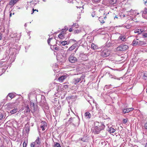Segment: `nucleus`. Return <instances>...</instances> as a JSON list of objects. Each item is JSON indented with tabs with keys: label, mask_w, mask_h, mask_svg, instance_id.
<instances>
[{
	"label": "nucleus",
	"mask_w": 147,
	"mask_h": 147,
	"mask_svg": "<svg viewBox=\"0 0 147 147\" xmlns=\"http://www.w3.org/2000/svg\"><path fill=\"white\" fill-rule=\"evenodd\" d=\"M80 32V30H75L74 31V34H78Z\"/></svg>",
	"instance_id": "obj_35"
},
{
	"label": "nucleus",
	"mask_w": 147,
	"mask_h": 147,
	"mask_svg": "<svg viewBox=\"0 0 147 147\" xmlns=\"http://www.w3.org/2000/svg\"><path fill=\"white\" fill-rule=\"evenodd\" d=\"M61 43V44H62L63 45H66L68 44V43L67 41H62Z\"/></svg>",
	"instance_id": "obj_29"
},
{
	"label": "nucleus",
	"mask_w": 147,
	"mask_h": 147,
	"mask_svg": "<svg viewBox=\"0 0 147 147\" xmlns=\"http://www.w3.org/2000/svg\"><path fill=\"white\" fill-rule=\"evenodd\" d=\"M143 36L146 38L147 37V33H144L143 34Z\"/></svg>",
	"instance_id": "obj_40"
},
{
	"label": "nucleus",
	"mask_w": 147,
	"mask_h": 147,
	"mask_svg": "<svg viewBox=\"0 0 147 147\" xmlns=\"http://www.w3.org/2000/svg\"><path fill=\"white\" fill-rule=\"evenodd\" d=\"M134 110V108L132 107H131L126 109H123L122 110L123 112L124 113H128L130 111H132Z\"/></svg>",
	"instance_id": "obj_12"
},
{
	"label": "nucleus",
	"mask_w": 147,
	"mask_h": 147,
	"mask_svg": "<svg viewBox=\"0 0 147 147\" xmlns=\"http://www.w3.org/2000/svg\"><path fill=\"white\" fill-rule=\"evenodd\" d=\"M4 114L2 113L0 114V120H2L3 118Z\"/></svg>",
	"instance_id": "obj_36"
},
{
	"label": "nucleus",
	"mask_w": 147,
	"mask_h": 147,
	"mask_svg": "<svg viewBox=\"0 0 147 147\" xmlns=\"http://www.w3.org/2000/svg\"><path fill=\"white\" fill-rule=\"evenodd\" d=\"M41 123L42 124L40 126V127L42 129V131H44L47 127V123L44 121H42Z\"/></svg>",
	"instance_id": "obj_10"
},
{
	"label": "nucleus",
	"mask_w": 147,
	"mask_h": 147,
	"mask_svg": "<svg viewBox=\"0 0 147 147\" xmlns=\"http://www.w3.org/2000/svg\"><path fill=\"white\" fill-rule=\"evenodd\" d=\"M20 0H11L9 2V5L13 6Z\"/></svg>",
	"instance_id": "obj_14"
},
{
	"label": "nucleus",
	"mask_w": 147,
	"mask_h": 147,
	"mask_svg": "<svg viewBox=\"0 0 147 147\" xmlns=\"http://www.w3.org/2000/svg\"><path fill=\"white\" fill-rule=\"evenodd\" d=\"M25 145H26V143H25V142H24L23 143V147H24Z\"/></svg>",
	"instance_id": "obj_53"
},
{
	"label": "nucleus",
	"mask_w": 147,
	"mask_h": 147,
	"mask_svg": "<svg viewBox=\"0 0 147 147\" xmlns=\"http://www.w3.org/2000/svg\"><path fill=\"white\" fill-rule=\"evenodd\" d=\"M145 7L144 10L142 12V16L146 19H147V4H144Z\"/></svg>",
	"instance_id": "obj_7"
},
{
	"label": "nucleus",
	"mask_w": 147,
	"mask_h": 147,
	"mask_svg": "<svg viewBox=\"0 0 147 147\" xmlns=\"http://www.w3.org/2000/svg\"><path fill=\"white\" fill-rule=\"evenodd\" d=\"M7 105L8 106H11L12 104L11 103H8Z\"/></svg>",
	"instance_id": "obj_51"
},
{
	"label": "nucleus",
	"mask_w": 147,
	"mask_h": 147,
	"mask_svg": "<svg viewBox=\"0 0 147 147\" xmlns=\"http://www.w3.org/2000/svg\"><path fill=\"white\" fill-rule=\"evenodd\" d=\"M146 44V42L143 41H139L138 45L141 46L145 45Z\"/></svg>",
	"instance_id": "obj_25"
},
{
	"label": "nucleus",
	"mask_w": 147,
	"mask_h": 147,
	"mask_svg": "<svg viewBox=\"0 0 147 147\" xmlns=\"http://www.w3.org/2000/svg\"><path fill=\"white\" fill-rule=\"evenodd\" d=\"M92 1L93 3H96L99 2L100 0H92Z\"/></svg>",
	"instance_id": "obj_31"
},
{
	"label": "nucleus",
	"mask_w": 147,
	"mask_h": 147,
	"mask_svg": "<svg viewBox=\"0 0 147 147\" xmlns=\"http://www.w3.org/2000/svg\"><path fill=\"white\" fill-rule=\"evenodd\" d=\"M2 34L0 33V40H1L2 39Z\"/></svg>",
	"instance_id": "obj_47"
},
{
	"label": "nucleus",
	"mask_w": 147,
	"mask_h": 147,
	"mask_svg": "<svg viewBox=\"0 0 147 147\" xmlns=\"http://www.w3.org/2000/svg\"><path fill=\"white\" fill-rule=\"evenodd\" d=\"M144 1V4H147V0L145 1Z\"/></svg>",
	"instance_id": "obj_48"
},
{
	"label": "nucleus",
	"mask_w": 147,
	"mask_h": 147,
	"mask_svg": "<svg viewBox=\"0 0 147 147\" xmlns=\"http://www.w3.org/2000/svg\"><path fill=\"white\" fill-rule=\"evenodd\" d=\"M107 130L110 133H113L115 131V129L111 127H108L107 129Z\"/></svg>",
	"instance_id": "obj_17"
},
{
	"label": "nucleus",
	"mask_w": 147,
	"mask_h": 147,
	"mask_svg": "<svg viewBox=\"0 0 147 147\" xmlns=\"http://www.w3.org/2000/svg\"><path fill=\"white\" fill-rule=\"evenodd\" d=\"M125 28L127 29H129L131 28V26L129 25H127L125 26Z\"/></svg>",
	"instance_id": "obj_39"
},
{
	"label": "nucleus",
	"mask_w": 147,
	"mask_h": 147,
	"mask_svg": "<svg viewBox=\"0 0 147 147\" xmlns=\"http://www.w3.org/2000/svg\"><path fill=\"white\" fill-rule=\"evenodd\" d=\"M79 119L78 118H71L69 120V123H72L73 125H75L76 123V122L78 121Z\"/></svg>",
	"instance_id": "obj_8"
},
{
	"label": "nucleus",
	"mask_w": 147,
	"mask_h": 147,
	"mask_svg": "<svg viewBox=\"0 0 147 147\" xmlns=\"http://www.w3.org/2000/svg\"><path fill=\"white\" fill-rule=\"evenodd\" d=\"M93 102L95 104L96 107V109L98 110V109H99V108L98 105L97 103H96V102H94V101H93Z\"/></svg>",
	"instance_id": "obj_37"
},
{
	"label": "nucleus",
	"mask_w": 147,
	"mask_h": 147,
	"mask_svg": "<svg viewBox=\"0 0 147 147\" xmlns=\"http://www.w3.org/2000/svg\"><path fill=\"white\" fill-rule=\"evenodd\" d=\"M117 2V0H109V2L111 5H114L116 4Z\"/></svg>",
	"instance_id": "obj_26"
},
{
	"label": "nucleus",
	"mask_w": 147,
	"mask_h": 147,
	"mask_svg": "<svg viewBox=\"0 0 147 147\" xmlns=\"http://www.w3.org/2000/svg\"><path fill=\"white\" fill-rule=\"evenodd\" d=\"M41 140L39 137H38L35 142H33L30 144L31 147H35L36 146H39V145L41 143Z\"/></svg>",
	"instance_id": "obj_4"
},
{
	"label": "nucleus",
	"mask_w": 147,
	"mask_h": 147,
	"mask_svg": "<svg viewBox=\"0 0 147 147\" xmlns=\"http://www.w3.org/2000/svg\"><path fill=\"white\" fill-rule=\"evenodd\" d=\"M42 100H41V102L44 104H45L46 102V101L44 99L43 101V102H42Z\"/></svg>",
	"instance_id": "obj_44"
},
{
	"label": "nucleus",
	"mask_w": 147,
	"mask_h": 147,
	"mask_svg": "<svg viewBox=\"0 0 147 147\" xmlns=\"http://www.w3.org/2000/svg\"><path fill=\"white\" fill-rule=\"evenodd\" d=\"M141 74L142 78L144 80H147V72L144 71V72H141Z\"/></svg>",
	"instance_id": "obj_11"
},
{
	"label": "nucleus",
	"mask_w": 147,
	"mask_h": 147,
	"mask_svg": "<svg viewBox=\"0 0 147 147\" xmlns=\"http://www.w3.org/2000/svg\"><path fill=\"white\" fill-rule=\"evenodd\" d=\"M77 11L79 12V13H80L81 12V10H80V9H78H78H77Z\"/></svg>",
	"instance_id": "obj_50"
},
{
	"label": "nucleus",
	"mask_w": 147,
	"mask_h": 147,
	"mask_svg": "<svg viewBox=\"0 0 147 147\" xmlns=\"http://www.w3.org/2000/svg\"><path fill=\"white\" fill-rule=\"evenodd\" d=\"M2 62L0 61V66L2 65Z\"/></svg>",
	"instance_id": "obj_54"
},
{
	"label": "nucleus",
	"mask_w": 147,
	"mask_h": 147,
	"mask_svg": "<svg viewBox=\"0 0 147 147\" xmlns=\"http://www.w3.org/2000/svg\"><path fill=\"white\" fill-rule=\"evenodd\" d=\"M119 40L120 39L123 41H125L126 40V37L124 36L121 35L119 37Z\"/></svg>",
	"instance_id": "obj_22"
},
{
	"label": "nucleus",
	"mask_w": 147,
	"mask_h": 147,
	"mask_svg": "<svg viewBox=\"0 0 147 147\" xmlns=\"http://www.w3.org/2000/svg\"><path fill=\"white\" fill-rule=\"evenodd\" d=\"M105 127V125L101 122L96 121L94 122V127L93 132L95 134H98Z\"/></svg>",
	"instance_id": "obj_1"
},
{
	"label": "nucleus",
	"mask_w": 147,
	"mask_h": 147,
	"mask_svg": "<svg viewBox=\"0 0 147 147\" xmlns=\"http://www.w3.org/2000/svg\"><path fill=\"white\" fill-rule=\"evenodd\" d=\"M138 39H134L132 42V45L133 46H136L138 45L139 41H138Z\"/></svg>",
	"instance_id": "obj_19"
},
{
	"label": "nucleus",
	"mask_w": 147,
	"mask_h": 147,
	"mask_svg": "<svg viewBox=\"0 0 147 147\" xmlns=\"http://www.w3.org/2000/svg\"><path fill=\"white\" fill-rule=\"evenodd\" d=\"M69 32H71L72 31V28H70L69 29Z\"/></svg>",
	"instance_id": "obj_49"
},
{
	"label": "nucleus",
	"mask_w": 147,
	"mask_h": 147,
	"mask_svg": "<svg viewBox=\"0 0 147 147\" xmlns=\"http://www.w3.org/2000/svg\"><path fill=\"white\" fill-rule=\"evenodd\" d=\"M52 39V38H49L48 40V44H49V45H51V44L50 43V40H51Z\"/></svg>",
	"instance_id": "obj_41"
},
{
	"label": "nucleus",
	"mask_w": 147,
	"mask_h": 147,
	"mask_svg": "<svg viewBox=\"0 0 147 147\" xmlns=\"http://www.w3.org/2000/svg\"><path fill=\"white\" fill-rule=\"evenodd\" d=\"M11 14H12V13L11 12H10V14H9V16L10 17H11Z\"/></svg>",
	"instance_id": "obj_55"
},
{
	"label": "nucleus",
	"mask_w": 147,
	"mask_h": 147,
	"mask_svg": "<svg viewBox=\"0 0 147 147\" xmlns=\"http://www.w3.org/2000/svg\"><path fill=\"white\" fill-rule=\"evenodd\" d=\"M77 46V43H75L70 47L68 49L67 51H72L74 50Z\"/></svg>",
	"instance_id": "obj_16"
},
{
	"label": "nucleus",
	"mask_w": 147,
	"mask_h": 147,
	"mask_svg": "<svg viewBox=\"0 0 147 147\" xmlns=\"http://www.w3.org/2000/svg\"><path fill=\"white\" fill-rule=\"evenodd\" d=\"M91 48L93 49H98V46L94 43H92L91 44Z\"/></svg>",
	"instance_id": "obj_27"
},
{
	"label": "nucleus",
	"mask_w": 147,
	"mask_h": 147,
	"mask_svg": "<svg viewBox=\"0 0 147 147\" xmlns=\"http://www.w3.org/2000/svg\"><path fill=\"white\" fill-rule=\"evenodd\" d=\"M110 54V51L108 49L103 48L101 51L100 55L103 57L109 56Z\"/></svg>",
	"instance_id": "obj_3"
},
{
	"label": "nucleus",
	"mask_w": 147,
	"mask_h": 147,
	"mask_svg": "<svg viewBox=\"0 0 147 147\" xmlns=\"http://www.w3.org/2000/svg\"><path fill=\"white\" fill-rule=\"evenodd\" d=\"M67 76L66 75L62 76L58 78V80L60 82H63L64 80L66 78Z\"/></svg>",
	"instance_id": "obj_15"
},
{
	"label": "nucleus",
	"mask_w": 147,
	"mask_h": 147,
	"mask_svg": "<svg viewBox=\"0 0 147 147\" xmlns=\"http://www.w3.org/2000/svg\"><path fill=\"white\" fill-rule=\"evenodd\" d=\"M10 107V109H12V108H13L12 107H11H11Z\"/></svg>",
	"instance_id": "obj_58"
},
{
	"label": "nucleus",
	"mask_w": 147,
	"mask_h": 147,
	"mask_svg": "<svg viewBox=\"0 0 147 147\" xmlns=\"http://www.w3.org/2000/svg\"><path fill=\"white\" fill-rule=\"evenodd\" d=\"M73 27H75L76 28H78L79 27V25L76 23H74L72 26Z\"/></svg>",
	"instance_id": "obj_32"
},
{
	"label": "nucleus",
	"mask_w": 147,
	"mask_h": 147,
	"mask_svg": "<svg viewBox=\"0 0 147 147\" xmlns=\"http://www.w3.org/2000/svg\"><path fill=\"white\" fill-rule=\"evenodd\" d=\"M26 131H27V130H26ZM28 131L29 130V129H28Z\"/></svg>",
	"instance_id": "obj_59"
},
{
	"label": "nucleus",
	"mask_w": 147,
	"mask_h": 147,
	"mask_svg": "<svg viewBox=\"0 0 147 147\" xmlns=\"http://www.w3.org/2000/svg\"><path fill=\"white\" fill-rule=\"evenodd\" d=\"M80 80V78H75L74 80L73 81V83L74 84H76L77 83H78Z\"/></svg>",
	"instance_id": "obj_18"
},
{
	"label": "nucleus",
	"mask_w": 147,
	"mask_h": 147,
	"mask_svg": "<svg viewBox=\"0 0 147 147\" xmlns=\"http://www.w3.org/2000/svg\"><path fill=\"white\" fill-rule=\"evenodd\" d=\"M53 48L55 50H57V51H58L59 50V47H55V46H53Z\"/></svg>",
	"instance_id": "obj_34"
},
{
	"label": "nucleus",
	"mask_w": 147,
	"mask_h": 147,
	"mask_svg": "<svg viewBox=\"0 0 147 147\" xmlns=\"http://www.w3.org/2000/svg\"><path fill=\"white\" fill-rule=\"evenodd\" d=\"M119 17L118 16V15H116L114 17V19H115V18L117 19H119Z\"/></svg>",
	"instance_id": "obj_43"
},
{
	"label": "nucleus",
	"mask_w": 147,
	"mask_h": 147,
	"mask_svg": "<svg viewBox=\"0 0 147 147\" xmlns=\"http://www.w3.org/2000/svg\"><path fill=\"white\" fill-rule=\"evenodd\" d=\"M99 20L100 22L103 24L105 22V20L106 18V16H103L99 17Z\"/></svg>",
	"instance_id": "obj_13"
},
{
	"label": "nucleus",
	"mask_w": 147,
	"mask_h": 147,
	"mask_svg": "<svg viewBox=\"0 0 147 147\" xmlns=\"http://www.w3.org/2000/svg\"><path fill=\"white\" fill-rule=\"evenodd\" d=\"M66 34V32L62 30L58 35V37L60 39H63L65 38Z\"/></svg>",
	"instance_id": "obj_5"
},
{
	"label": "nucleus",
	"mask_w": 147,
	"mask_h": 147,
	"mask_svg": "<svg viewBox=\"0 0 147 147\" xmlns=\"http://www.w3.org/2000/svg\"><path fill=\"white\" fill-rule=\"evenodd\" d=\"M26 112H29L30 111V109L29 108V106L27 105L25 109Z\"/></svg>",
	"instance_id": "obj_30"
},
{
	"label": "nucleus",
	"mask_w": 147,
	"mask_h": 147,
	"mask_svg": "<svg viewBox=\"0 0 147 147\" xmlns=\"http://www.w3.org/2000/svg\"><path fill=\"white\" fill-rule=\"evenodd\" d=\"M67 30H68V28H65V30H63L65 31L66 32V31H67Z\"/></svg>",
	"instance_id": "obj_52"
},
{
	"label": "nucleus",
	"mask_w": 147,
	"mask_h": 147,
	"mask_svg": "<svg viewBox=\"0 0 147 147\" xmlns=\"http://www.w3.org/2000/svg\"><path fill=\"white\" fill-rule=\"evenodd\" d=\"M146 92H147V88L146 89Z\"/></svg>",
	"instance_id": "obj_60"
},
{
	"label": "nucleus",
	"mask_w": 147,
	"mask_h": 147,
	"mask_svg": "<svg viewBox=\"0 0 147 147\" xmlns=\"http://www.w3.org/2000/svg\"><path fill=\"white\" fill-rule=\"evenodd\" d=\"M41 99H42L43 98L44 99L45 98V97L44 96H43L41 97Z\"/></svg>",
	"instance_id": "obj_56"
},
{
	"label": "nucleus",
	"mask_w": 147,
	"mask_h": 147,
	"mask_svg": "<svg viewBox=\"0 0 147 147\" xmlns=\"http://www.w3.org/2000/svg\"><path fill=\"white\" fill-rule=\"evenodd\" d=\"M17 111V108L16 107H14L13 109L10 111V113L11 114H13L16 113Z\"/></svg>",
	"instance_id": "obj_20"
},
{
	"label": "nucleus",
	"mask_w": 147,
	"mask_h": 147,
	"mask_svg": "<svg viewBox=\"0 0 147 147\" xmlns=\"http://www.w3.org/2000/svg\"><path fill=\"white\" fill-rule=\"evenodd\" d=\"M105 10L103 9H100L98 12V15L97 17H101L103 16H106L105 15Z\"/></svg>",
	"instance_id": "obj_9"
},
{
	"label": "nucleus",
	"mask_w": 147,
	"mask_h": 147,
	"mask_svg": "<svg viewBox=\"0 0 147 147\" xmlns=\"http://www.w3.org/2000/svg\"><path fill=\"white\" fill-rule=\"evenodd\" d=\"M144 127L145 128L147 129V123H146L144 125Z\"/></svg>",
	"instance_id": "obj_45"
},
{
	"label": "nucleus",
	"mask_w": 147,
	"mask_h": 147,
	"mask_svg": "<svg viewBox=\"0 0 147 147\" xmlns=\"http://www.w3.org/2000/svg\"><path fill=\"white\" fill-rule=\"evenodd\" d=\"M54 147H61V146L59 144L56 143L54 146Z\"/></svg>",
	"instance_id": "obj_33"
},
{
	"label": "nucleus",
	"mask_w": 147,
	"mask_h": 147,
	"mask_svg": "<svg viewBox=\"0 0 147 147\" xmlns=\"http://www.w3.org/2000/svg\"><path fill=\"white\" fill-rule=\"evenodd\" d=\"M79 140H81L84 142H87L88 140L86 137H83L82 138L79 139Z\"/></svg>",
	"instance_id": "obj_21"
},
{
	"label": "nucleus",
	"mask_w": 147,
	"mask_h": 147,
	"mask_svg": "<svg viewBox=\"0 0 147 147\" xmlns=\"http://www.w3.org/2000/svg\"><path fill=\"white\" fill-rule=\"evenodd\" d=\"M69 60L71 63H75L78 61L77 59L72 54L69 57Z\"/></svg>",
	"instance_id": "obj_6"
},
{
	"label": "nucleus",
	"mask_w": 147,
	"mask_h": 147,
	"mask_svg": "<svg viewBox=\"0 0 147 147\" xmlns=\"http://www.w3.org/2000/svg\"><path fill=\"white\" fill-rule=\"evenodd\" d=\"M36 11L37 12L38 11L37 10V9H32V14L34 13V11Z\"/></svg>",
	"instance_id": "obj_42"
},
{
	"label": "nucleus",
	"mask_w": 147,
	"mask_h": 147,
	"mask_svg": "<svg viewBox=\"0 0 147 147\" xmlns=\"http://www.w3.org/2000/svg\"><path fill=\"white\" fill-rule=\"evenodd\" d=\"M127 119H123V123L124 124L126 123L127 122Z\"/></svg>",
	"instance_id": "obj_38"
},
{
	"label": "nucleus",
	"mask_w": 147,
	"mask_h": 147,
	"mask_svg": "<svg viewBox=\"0 0 147 147\" xmlns=\"http://www.w3.org/2000/svg\"><path fill=\"white\" fill-rule=\"evenodd\" d=\"M144 30L142 29H138L137 30H135L134 31L135 33H138L139 34H140L144 32Z\"/></svg>",
	"instance_id": "obj_24"
},
{
	"label": "nucleus",
	"mask_w": 147,
	"mask_h": 147,
	"mask_svg": "<svg viewBox=\"0 0 147 147\" xmlns=\"http://www.w3.org/2000/svg\"><path fill=\"white\" fill-rule=\"evenodd\" d=\"M73 40L74 41V42H76V40Z\"/></svg>",
	"instance_id": "obj_57"
},
{
	"label": "nucleus",
	"mask_w": 147,
	"mask_h": 147,
	"mask_svg": "<svg viewBox=\"0 0 147 147\" xmlns=\"http://www.w3.org/2000/svg\"><path fill=\"white\" fill-rule=\"evenodd\" d=\"M85 116L88 119H90L91 117L90 114L88 112H87L85 113Z\"/></svg>",
	"instance_id": "obj_23"
},
{
	"label": "nucleus",
	"mask_w": 147,
	"mask_h": 147,
	"mask_svg": "<svg viewBox=\"0 0 147 147\" xmlns=\"http://www.w3.org/2000/svg\"><path fill=\"white\" fill-rule=\"evenodd\" d=\"M129 48L128 46L125 45H121L114 49L115 51H126Z\"/></svg>",
	"instance_id": "obj_2"
},
{
	"label": "nucleus",
	"mask_w": 147,
	"mask_h": 147,
	"mask_svg": "<svg viewBox=\"0 0 147 147\" xmlns=\"http://www.w3.org/2000/svg\"><path fill=\"white\" fill-rule=\"evenodd\" d=\"M95 16V13H92V17H94Z\"/></svg>",
	"instance_id": "obj_46"
},
{
	"label": "nucleus",
	"mask_w": 147,
	"mask_h": 147,
	"mask_svg": "<svg viewBox=\"0 0 147 147\" xmlns=\"http://www.w3.org/2000/svg\"><path fill=\"white\" fill-rule=\"evenodd\" d=\"M8 96L11 98H12L15 97V94L13 93H10L8 94Z\"/></svg>",
	"instance_id": "obj_28"
}]
</instances>
